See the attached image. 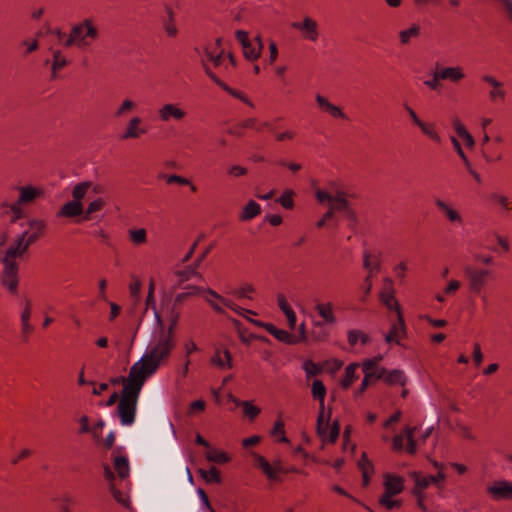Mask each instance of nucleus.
<instances>
[{"mask_svg": "<svg viewBox=\"0 0 512 512\" xmlns=\"http://www.w3.org/2000/svg\"><path fill=\"white\" fill-rule=\"evenodd\" d=\"M114 468L121 479L126 478L129 475L130 467L127 457L117 456L114 459Z\"/></svg>", "mask_w": 512, "mask_h": 512, "instance_id": "c9c22d12", "label": "nucleus"}, {"mask_svg": "<svg viewBox=\"0 0 512 512\" xmlns=\"http://www.w3.org/2000/svg\"><path fill=\"white\" fill-rule=\"evenodd\" d=\"M263 49V43H260V47H254L252 43L248 44V47L243 48L244 57L248 61H255L261 56V52Z\"/></svg>", "mask_w": 512, "mask_h": 512, "instance_id": "8fccbe9b", "label": "nucleus"}, {"mask_svg": "<svg viewBox=\"0 0 512 512\" xmlns=\"http://www.w3.org/2000/svg\"><path fill=\"white\" fill-rule=\"evenodd\" d=\"M314 327L321 329V331L312 330L311 331V338L314 341H325L328 338V333L323 330V323L322 322H315Z\"/></svg>", "mask_w": 512, "mask_h": 512, "instance_id": "680f3d73", "label": "nucleus"}, {"mask_svg": "<svg viewBox=\"0 0 512 512\" xmlns=\"http://www.w3.org/2000/svg\"><path fill=\"white\" fill-rule=\"evenodd\" d=\"M452 125L455 133L461 138L469 133L466 129L465 125L462 123L459 117H454L452 120Z\"/></svg>", "mask_w": 512, "mask_h": 512, "instance_id": "774afa93", "label": "nucleus"}, {"mask_svg": "<svg viewBox=\"0 0 512 512\" xmlns=\"http://www.w3.org/2000/svg\"><path fill=\"white\" fill-rule=\"evenodd\" d=\"M344 218L349 222V227L354 229L358 224V216L356 211L350 207L343 212Z\"/></svg>", "mask_w": 512, "mask_h": 512, "instance_id": "0e129e2a", "label": "nucleus"}, {"mask_svg": "<svg viewBox=\"0 0 512 512\" xmlns=\"http://www.w3.org/2000/svg\"><path fill=\"white\" fill-rule=\"evenodd\" d=\"M465 277L468 279L469 290L474 294H479L485 287L491 271L487 269H478L471 265H466L463 269Z\"/></svg>", "mask_w": 512, "mask_h": 512, "instance_id": "0eeeda50", "label": "nucleus"}, {"mask_svg": "<svg viewBox=\"0 0 512 512\" xmlns=\"http://www.w3.org/2000/svg\"><path fill=\"white\" fill-rule=\"evenodd\" d=\"M385 369L381 366H376L374 368L366 369L365 367H362V370L364 372V375L368 374L370 375V380H380L382 379L384 381L385 377Z\"/></svg>", "mask_w": 512, "mask_h": 512, "instance_id": "bf43d9fd", "label": "nucleus"}, {"mask_svg": "<svg viewBox=\"0 0 512 512\" xmlns=\"http://www.w3.org/2000/svg\"><path fill=\"white\" fill-rule=\"evenodd\" d=\"M189 291L179 293L176 295L174 299L175 305H181L184 301H186L188 298H190L193 295H197L202 291V288L195 285H190L187 287Z\"/></svg>", "mask_w": 512, "mask_h": 512, "instance_id": "49530a36", "label": "nucleus"}, {"mask_svg": "<svg viewBox=\"0 0 512 512\" xmlns=\"http://www.w3.org/2000/svg\"><path fill=\"white\" fill-rule=\"evenodd\" d=\"M381 300L390 310L402 311L399 302L394 296L393 282L390 278L385 279L384 290L380 294Z\"/></svg>", "mask_w": 512, "mask_h": 512, "instance_id": "dca6fc26", "label": "nucleus"}, {"mask_svg": "<svg viewBox=\"0 0 512 512\" xmlns=\"http://www.w3.org/2000/svg\"><path fill=\"white\" fill-rule=\"evenodd\" d=\"M105 206V201L102 198H97L89 203L86 208L85 213L83 214L82 220L89 221L91 219V215L95 212H98L103 209Z\"/></svg>", "mask_w": 512, "mask_h": 512, "instance_id": "a19ab883", "label": "nucleus"}, {"mask_svg": "<svg viewBox=\"0 0 512 512\" xmlns=\"http://www.w3.org/2000/svg\"><path fill=\"white\" fill-rule=\"evenodd\" d=\"M252 457L254 459V466L260 469L270 481H281L279 477L280 473H299L305 475L304 471L299 470L294 466L284 468L280 459L274 460L272 464H270L264 456L256 452H252Z\"/></svg>", "mask_w": 512, "mask_h": 512, "instance_id": "423d86ee", "label": "nucleus"}, {"mask_svg": "<svg viewBox=\"0 0 512 512\" xmlns=\"http://www.w3.org/2000/svg\"><path fill=\"white\" fill-rule=\"evenodd\" d=\"M17 257L22 256L8 248L1 259L4 267L0 274V282L13 296H17L19 293V264L15 261Z\"/></svg>", "mask_w": 512, "mask_h": 512, "instance_id": "f03ea898", "label": "nucleus"}, {"mask_svg": "<svg viewBox=\"0 0 512 512\" xmlns=\"http://www.w3.org/2000/svg\"><path fill=\"white\" fill-rule=\"evenodd\" d=\"M69 64L66 56L62 54L60 50L52 51V62H51V75L50 81H55L59 78L58 72L61 71Z\"/></svg>", "mask_w": 512, "mask_h": 512, "instance_id": "aec40b11", "label": "nucleus"}, {"mask_svg": "<svg viewBox=\"0 0 512 512\" xmlns=\"http://www.w3.org/2000/svg\"><path fill=\"white\" fill-rule=\"evenodd\" d=\"M19 191V196L17 198L18 204H30L33 203L36 199L43 197L44 191L41 188L26 185L20 186L17 188Z\"/></svg>", "mask_w": 512, "mask_h": 512, "instance_id": "2eb2a0df", "label": "nucleus"}, {"mask_svg": "<svg viewBox=\"0 0 512 512\" xmlns=\"http://www.w3.org/2000/svg\"><path fill=\"white\" fill-rule=\"evenodd\" d=\"M159 178H163L166 180L167 184H179L182 186H189L190 190L195 193L197 191V187L188 179L180 175L172 174V175H165L161 174L158 176Z\"/></svg>", "mask_w": 512, "mask_h": 512, "instance_id": "72a5a7b5", "label": "nucleus"}, {"mask_svg": "<svg viewBox=\"0 0 512 512\" xmlns=\"http://www.w3.org/2000/svg\"><path fill=\"white\" fill-rule=\"evenodd\" d=\"M163 433H164V435L166 437V440L169 443H173L176 440V438H177L176 430L174 428V425L171 422H168V423L164 424V426H163Z\"/></svg>", "mask_w": 512, "mask_h": 512, "instance_id": "69168bd1", "label": "nucleus"}, {"mask_svg": "<svg viewBox=\"0 0 512 512\" xmlns=\"http://www.w3.org/2000/svg\"><path fill=\"white\" fill-rule=\"evenodd\" d=\"M198 472L207 483L220 484L222 482L220 471L215 466H211L209 471L199 469Z\"/></svg>", "mask_w": 512, "mask_h": 512, "instance_id": "58836bf2", "label": "nucleus"}, {"mask_svg": "<svg viewBox=\"0 0 512 512\" xmlns=\"http://www.w3.org/2000/svg\"><path fill=\"white\" fill-rule=\"evenodd\" d=\"M303 369L306 373L307 378L317 376L322 372V366L313 362L310 359H307L303 362Z\"/></svg>", "mask_w": 512, "mask_h": 512, "instance_id": "3c124183", "label": "nucleus"}, {"mask_svg": "<svg viewBox=\"0 0 512 512\" xmlns=\"http://www.w3.org/2000/svg\"><path fill=\"white\" fill-rule=\"evenodd\" d=\"M241 406L243 407V413L249 417L250 420H254L261 412L260 408L253 405L250 401H242Z\"/></svg>", "mask_w": 512, "mask_h": 512, "instance_id": "6e6d98bb", "label": "nucleus"}, {"mask_svg": "<svg viewBox=\"0 0 512 512\" xmlns=\"http://www.w3.org/2000/svg\"><path fill=\"white\" fill-rule=\"evenodd\" d=\"M136 108V103L131 99H125L122 101L121 105L117 108L114 113L116 118H120L129 112L133 111Z\"/></svg>", "mask_w": 512, "mask_h": 512, "instance_id": "603ef678", "label": "nucleus"}, {"mask_svg": "<svg viewBox=\"0 0 512 512\" xmlns=\"http://www.w3.org/2000/svg\"><path fill=\"white\" fill-rule=\"evenodd\" d=\"M92 186L91 181H83L76 184L72 190V197L74 201L82 202V199L85 197L88 189Z\"/></svg>", "mask_w": 512, "mask_h": 512, "instance_id": "ea45409f", "label": "nucleus"}, {"mask_svg": "<svg viewBox=\"0 0 512 512\" xmlns=\"http://www.w3.org/2000/svg\"><path fill=\"white\" fill-rule=\"evenodd\" d=\"M415 431H416V427L407 426L405 428V435L407 438L406 451L411 455H414L416 453V441L414 439Z\"/></svg>", "mask_w": 512, "mask_h": 512, "instance_id": "864d4df0", "label": "nucleus"}, {"mask_svg": "<svg viewBox=\"0 0 512 512\" xmlns=\"http://www.w3.org/2000/svg\"><path fill=\"white\" fill-rule=\"evenodd\" d=\"M110 491H111L114 499L118 503L122 504L125 507L129 506V504H130L129 499L125 498L123 493L119 489H117L113 483L110 484Z\"/></svg>", "mask_w": 512, "mask_h": 512, "instance_id": "e2e57ef3", "label": "nucleus"}, {"mask_svg": "<svg viewBox=\"0 0 512 512\" xmlns=\"http://www.w3.org/2000/svg\"><path fill=\"white\" fill-rule=\"evenodd\" d=\"M129 239L134 245H142L147 242V231L144 228L130 229L128 231Z\"/></svg>", "mask_w": 512, "mask_h": 512, "instance_id": "79ce46f5", "label": "nucleus"}, {"mask_svg": "<svg viewBox=\"0 0 512 512\" xmlns=\"http://www.w3.org/2000/svg\"><path fill=\"white\" fill-rule=\"evenodd\" d=\"M384 382L389 385H400L405 386L407 382V378L404 374V372L400 369H393L388 371L385 369V377Z\"/></svg>", "mask_w": 512, "mask_h": 512, "instance_id": "c756f323", "label": "nucleus"}, {"mask_svg": "<svg viewBox=\"0 0 512 512\" xmlns=\"http://www.w3.org/2000/svg\"><path fill=\"white\" fill-rule=\"evenodd\" d=\"M267 332L273 335L278 341L288 344L295 345L297 344L296 336L291 334L290 332L277 328L274 324L267 327Z\"/></svg>", "mask_w": 512, "mask_h": 512, "instance_id": "bb28decb", "label": "nucleus"}, {"mask_svg": "<svg viewBox=\"0 0 512 512\" xmlns=\"http://www.w3.org/2000/svg\"><path fill=\"white\" fill-rule=\"evenodd\" d=\"M347 338H348V343L351 346H355L357 344L358 340H360L363 345H366L370 341L369 336L360 330L348 331Z\"/></svg>", "mask_w": 512, "mask_h": 512, "instance_id": "37998d69", "label": "nucleus"}, {"mask_svg": "<svg viewBox=\"0 0 512 512\" xmlns=\"http://www.w3.org/2000/svg\"><path fill=\"white\" fill-rule=\"evenodd\" d=\"M363 266L368 270V275L372 276L373 271H380L381 262L378 257H372L368 251H365L363 255Z\"/></svg>", "mask_w": 512, "mask_h": 512, "instance_id": "f704fd0d", "label": "nucleus"}, {"mask_svg": "<svg viewBox=\"0 0 512 512\" xmlns=\"http://www.w3.org/2000/svg\"><path fill=\"white\" fill-rule=\"evenodd\" d=\"M408 475L414 481L411 494H425L424 491L430 486L427 476L420 471H411Z\"/></svg>", "mask_w": 512, "mask_h": 512, "instance_id": "4be33fe9", "label": "nucleus"}, {"mask_svg": "<svg viewBox=\"0 0 512 512\" xmlns=\"http://www.w3.org/2000/svg\"><path fill=\"white\" fill-rule=\"evenodd\" d=\"M441 80H450L451 82H459L465 78L463 68L460 66L446 67L439 71Z\"/></svg>", "mask_w": 512, "mask_h": 512, "instance_id": "c85d7f7f", "label": "nucleus"}, {"mask_svg": "<svg viewBox=\"0 0 512 512\" xmlns=\"http://www.w3.org/2000/svg\"><path fill=\"white\" fill-rule=\"evenodd\" d=\"M222 89L224 91H226L228 94H230L231 96L241 100L243 103H245L249 107H252V108L254 107L253 102L247 96H245L242 92L229 87L226 83L224 84Z\"/></svg>", "mask_w": 512, "mask_h": 512, "instance_id": "4d7b16f0", "label": "nucleus"}, {"mask_svg": "<svg viewBox=\"0 0 512 512\" xmlns=\"http://www.w3.org/2000/svg\"><path fill=\"white\" fill-rule=\"evenodd\" d=\"M420 34V28L418 25H412L409 29L402 30L399 33L400 42L406 45L410 42L412 37H417Z\"/></svg>", "mask_w": 512, "mask_h": 512, "instance_id": "de8ad7c7", "label": "nucleus"}, {"mask_svg": "<svg viewBox=\"0 0 512 512\" xmlns=\"http://www.w3.org/2000/svg\"><path fill=\"white\" fill-rule=\"evenodd\" d=\"M435 205L440 211H442L444 213V215L450 222L458 223V224L463 223V219H462L460 213L456 209H454L452 206H450L446 202H444L443 200H441L439 198L435 199Z\"/></svg>", "mask_w": 512, "mask_h": 512, "instance_id": "393cba45", "label": "nucleus"}, {"mask_svg": "<svg viewBox=\"0 0 512 512\" xmlns=\"http://www.w3.org/2000/svg\"><path fill=\"white\" fill-rule=\"evenodd\" d=\"M417 127L421 130V132L426 137H428L434 143H436L438 145H440L442 143V138H441L439 132L437 131L435 123H429V122L422 121L420 124H418Z\"/></svg>", "mask_w": 512, "mask_h": 512, "instance_id": "7c9ffc66", "label": "nucleus"}, {"mask_svg": "<svg viewBox=\"0 0 512 512\" xmlns=\"http://www.w3.org/2000/svg\"><path fill=\"white\" fill-rule=\"evenodd\" d=\"M295 192L292 189H286L283 191L281 196L275 200L276 203H279L283 208L291 210L294 208V197Z\"/></svg>", "mask_w": 512, "mask_h": 512, "instance_id": "4c0bfd02", "label": "nucleus"}, {"mask_svg": "<svg viewBox=\"0 0 512 512\" xmlns=\"http://www.w3.org/2000/svg\"><path fill=\"white\" fill-rule=\"evenodd\" d=\"M213 245H209L205 248V250L195 259V261L190 264L186 269L184 270H178L175 272V275L179 278V283H184L191 279L192 277H202V275L198 272V268L201 265V263L205 260L207 255L212 250Z\"/></svg>", "mask_w": 512, "mask_h": 512, "instance_id": "1a4fd4ad", "label": "nucleus"}, {"mask_svg": "<svg viewBox=\"0 0 512 512\" xmlns=\"http://www.w3.org/2000/svg\"><path fill=\"white\" fill-rule=\"evenodd\" d=\"M378 503L389 511L399 509L402 506L401 500H393L391 495L386 494H382Z\"/></svg>", "mask_w": 512, "mask_h": 512, "instance_id": "09e8293b", "label": "nucleus"}, {"mask_svg": "<svg viewBox=\"0 0 512 512\" xmlns=\"http://www.w3.org/2000/svg\"><path fill=\"white\" fill-rule=\"evenodd\" d=\"M311 394L314 400L319 401V411L316 421V434L323 441L326 440V430L332 414V409L328 408L327 415H325V397L327 389L322 380L315 379L312 382Z\"/></svg>", "mask_w": 512, "mask_h": 512, "instance_id": "20e7f679", "label": "nucleus"}, {"mask_svg": "<svg viewBox=\"0 0 512 512\" xmlns=\"http://www.w3.org/2000/svg\"><path fill=\"white\" fill-rule=\"evenodd\" d=\"M358 366V363H352L345 368L344 377L341 380V387L343 389H348L352 385L354 380L357 378L355 371Z\"/></svg>", "mask_w": 512, "mask_h": 512, "instance_id": "e433bc0d", "label": "nucleus"}, {"mask_svg": "<svg viewBox=\"0 0 512 512\" xmlns=\"http://www.w3.org/2000/svg\"><path fill=\"white\" fill-rule=\"evenodd\" d=\"M157 116L164 123L170 120L180 122L186 118L187 112L179 104L166 103L157 110Z\"/></svg>", "mask_w": 512, "mask_h": 512, "instance_id": "6e6552de", "label": "nucleus"}, {"mask_svg": "<svg viewBox=\"0 0 512 512\" xmlns=\"http://www.w3.org/2000/svg\"><path fill=\"white\" fill-rule=\"evenodd\" d=\"M57 504L58 512H76V499L69 492L61 494L53 500Z\"/></svg>", "mask_w": 512, "mask_h": 512, "instance_id": "5701e85b", "label": "nucleus"}, {"mask_svg": "<svg viewBox=\"0 0 512 512\" xmlns=\"http://www.w3.org/2000/svg\"><path fill=\"white\" fill-rule=\"evenodd\" d=\"M405 479L396 474L386 473L384 475V493L386 495H398L404 491Z\"/></svg>", "mask_w": 512, "mask_h": 512, "instance_id": "4468645a", "label": "nucleus"}, {"mask_svg": "<svg viewBox=\"0 0 512 512\" xmlns=\"http://www.w3.org/2000/svg\"><path fill=\"white\" fill-rule=\"evenodd\" d=\"M315 100L321 109L322 112L328 113L331 117L335 119H347L346 114L342 111L339 106L334 105L329 102V100L322 96L321 94H317Z\"/></svg>", "mask_w": 512, "mask_h": 512, "instance_id": "f3484780", "label": "nucleus"}, {"mask_svg": "<svg viewBox=\"0 0 512 512\" xmlns=\"http://www.w3.org/2000/svg\"><path fill=\"white\" fill-rule=\"evenodd\" d=\"M291 26L302 32L303 37L315 42L319 37L318 24L309 16L303 18L302 22H293Z\"/></svg>", "mask_w": 512, "mask_h": 512, "instance_id": "9b49d317", "label": "nucleus"}, {"mask_svg": "<svg viewBox=\"0 0 512 512\" xmlns=\"http://www.w3.org/2000/svg\"><path fill=\"white\" fill-rule=\"evenodd\" d=\"M22 205L23 204H18L17 200L10 205L3 204V207L9 208L10 211L12 212V218L10 220L11 223H15L17 220L25 217L24 211L21 207Z\"/></svg>", "mask_w": 512, "mask_h": 512, "instance_id": "5fc2aeb1", "label": "nucleus"}, {"mask_svg": "<svg viewBox=\"0 0 512 512\" xmlns=\"http://www.w3.org/2000/svg\"><path fill=\"white\" fill-rule=\"evenodd\" d=\"M177 306L178 305H175V303H173V305H170L169 303H167V305H166L167 318L169 320V327L167 329L166 335L169 337H172V338L174 337L173 332L177 326V323H178L180 315H181V311H180V309L177 308Z\"/></svg>", "mask_w": 512, "mask_h": 512, "instance_id": "cd10ccee", "label": "nucleus"}, {"mask_svg": "<svg viewBox=\"0 0 512 512\" xmlns=\"http://www.w3.org/2000/svg\"><path fill=\"white\" fill-rule=\"evenodd\" d=\"M32 312V302L28 297L24 298V309L21 314L22 334L26 338L32 331L33 326L30 324V317Z\"/></svg>", "mask_w": 512, "mask_h": 512, "instance_id": "b1692460", "label": "nucleus"}, {"mask_svg": "<svg viewBox=\"0 0 512 512\" xmlns=\"http://www.w3.org/2000/svg\"><path fill=\"white\" fill-rule=\"evenodd\" d=\"M482 81L491 85L494 89L489 92L491 102H496L497 99L505 100L506 92L502 89L503 84L491 75H483Z\"/></svg>", "mask_w": 512, "mask_h": 512, "instance_id": "412c9836", "label": "nucleus"}, {"mask_svg": "<svg viewBox=\"0 0 512 512\" xmlns=\"http://www.w3.org/2000/svg\"><path fill=\"white\" fill-rule=\"evenodd\" d=\"M142 122L143 120L139 116L132 117L128 121L124 132L120 135V139H138L142 135H145L148 132V130L147 128L141 127Z\"/></svg>", "mask_w": 512, "mask_h": 512, "instance_id": "ddd939ff", "label": "nucleus"}, {"mask_svg": "<svg viewBox=\"0 0 512 512\" xmlns=\"http://www.w3.org/2000/svg\"><path fill=\"white\" fill-rule=\"evenodd\" d=\"M167 19L163 22L164 30L167 33V36L170 38H175L178 34V29L175 23V14L171 7L166 6Z\"/></svg>", "mask_w": 512, "mask_h": 512, "instance_id": "473e14b6", "label": "nucleus"}, {"mask_svg": "<svg viewBox=\"0 0 512 512\" xmlns=\"http://www.w3.org/2000/svg\"><path fill=\"white\" fill-rule=\"evenodd\" d=\"M271 435L272 436L279 435L280 437L278 439V442H281V443H288L289 442V439L285 435L284 423H283L282 420H277L274 423V427L271 430Z\"/></svg>", "mask_w": 512, "mask_h": 512, "instance_id": "13d9d810", "label": "nucleus"}, {"mask_svg": "<svg viewBox=\"0 0 512 512\" xmlns=\"http://www.w3.org/2000/svg\"><path fill=\"white\" fill-rule=\"evenodd\" d=\"M355 198L354 194H349L342 190H337L334 194V202L330 205L329 209L332 211V213L335 215L336 212L343 213L348 208H350V203L348 201V198Z\"/></svg>", "mask_w": 512, "mask_h": 512, "instance_id": "a211bd4d", "label": "nucleus"}, {"mask_svg": "<svg viewBox=\"0 0 512 512\" xmlns=\"http://www.w3.org/2000/svg\"><path fill=\"white\" fill-rule=\"evenodd\" d=\"M86 38L91 40H97L99 38V31L90 18H86L82 22L74 25L63 45L66 48L74 45L82 47L87 44L85 41Z\"/></svg>", "mask_w": 512, "mask_h": 512, "instance_id": "39448f33", "label": "nucleus"}, {"mask_svg": "<svg viewBox=\"0 0 512 512\" xmlns=\"http://www.w3.org/2000/svg\"><path fill=\"white\" fill-rule=\"evenodd\" d=\"M205 456L208 461L218 464H224L230 461V457L226 452L217 451L215 449L208 451Z\"/></svg>", "mask_w": 512, "mask_h": 512, "instance_id": "a18cd8bd", "label": "nucleus"}, {"mask_svg": "<svg viewBox=\"0 0 512 512\" xmlns=\"http://www.w3.org/2000/svg\"><path fill=\"white\" fill-rule=\"evenodd\" d=\"M175 343L172 337L161 338L149 353L130 368L128 381L121 392L117 413L123 425L134 422L137 400L146 379L157 371L161 360L168 358Z\"/></svg>", "mask_w": 512, "mask_h": 512, "instance_id": "f257e3e1", "label": "nucleus"}, {"mask_svg": "<svg viewBox=\"0 0 512 512\" xmlns=\"http://www.w3.org/2000/svg\"><path fill=\"white\" fill-rule=\"evenodd\" d=\"M260 213H261L260 205L254 200H249L248 203L243 207V209L239 215V219L241 221H248V220L255 218Z\"/></svg>", "mask_w": 512, "mask_h": 512, "instance_id": "2f4dec72", "label": "nucleus"}, {"mask_svg": "<svg viewBox=\"0 0 512 512\" xmlns=\"http://www.w3.org/2000/svg\"><path fill=\"white\" fill-rule=\"evenodd\" d=\"M407 336V327L405 324V320L403 317L402 311H398L397 322L393 323L385 335V341L390 343H396L397 345H401V339L406 338Z\"/></svg>", "mask_w": 512, "mask_h": 512, "instance_id": "9d476101", "label": "nucleus"}, {"mask_svg": "<svg viewBox=\"0 0 512 512\" xmlns=\"http://www.w3.org/2000/svg\"><path fill=\"white\" fill-rule=\"evenodd\" d=\"M315 310L318 315L330 325H334L337 322V318L333 312V304L331 302L317 303Z\"/></svg>", "mask_w": 512, "mask_h": 512, "instance_id": "a878e982", "label": "nucleus"}, {"mask_svg": "<svg viewBox=\"0 0 512 512\" xmlns=\"http://www.w3.org/2000/svg\"><path fill=\"white\" fill-rule=\"evenodd\" d=\"M487 493L494 500H512V483L506 480L495 481L487 488Z\"/></svg>", "mask_w": 512, "mask_h": 512, "instance_id": "f8f14e48", "label": "nucleus"}, {"mask_svg": "<svg viewBox=\"0 0 512 512\" xmlns=\"http://www.w3.org/2000/svg\"><path fill=\"white\" fill-rule=\"evenodd\" d=\"M358 467L361 470V473H374V465L369 460L366 452H362L361 457L358 461Z\"/></svg>", "mask_w": 512, "mask_h": 512, "instance_id": "052dcab7", "label": "nucleus"}, {"mask_svg": "<svg viewBox=\"0 0 512 512\" xmlns=\"http://www.w3.org/2000/svg\"><path fill=\"white\" fill-rule=\"evenodd\" d=\"M32 233L24 231L19 235L15 242L9 247L16 253L23 256L31 245L43 238L47 233V223L44 219H29L27 222Z\"/></svg>", "mask_w": 512, "mask_h": 512, "instance_id": "7ed1b4c3", "label": "nucleus"}, {"mask_svg": "<svg viewBox=\"0 0 512 512\" xmlns=\"http://www.w3.org/2000/svg\"><path fill=\"white\" fill-rule=\"evenodd\" d=\"M83 214V204L80 201H68L61 206L56 216L58 218H74Z\"/></svg>", "mask_w": 512, "mask_h": 512, "instance_id": "6ab92c4d", "label": "nucleus"}, {"mask_svg": "<svg viewBox=\"0 0 512 512\" xmlns=\"http://www.w3.org/2000/svg\"><path fill=\"white\" fill-rule=\"evenodd\" d=\"M340 421L338 419H335L331 426H330V431L329 433L326 432V440L323 441L321 439V441L323 442V445L321 446V448L323 449L324 448V443L328 442V443H331V444H335L338 437H339V434H340Z\"/></svg>", "mask_w": 512, "mask_h": 512, "instance_id": "c03bdc74", "label": "nucleus"}, {"mask_svg": "<svg viewBox=\"0 0 512 512\" xmlns=\"http://www.w3.org/2000/svg\"><path fill=\"white\" fill-rule=\"evenodd\" d=\"M452 125L455 133L461 138L469 133L466 129L465 125L462 123L459 117H454L452 120Z\"/></svg>", "mask_w": 512, "mask_h": 512, "instance_id": "338daca9", "label": "nucleus"}]
</instances>
